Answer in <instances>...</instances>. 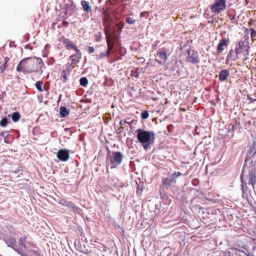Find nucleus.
I'll return each instance as SVG.
<instances>
[{
  "label": "nucleus",
  "mask_w": 256,
  "mask_h": 256,
  "mask_svg": "<svg viewBox=\"0 0 256 256\" xmlns=\"http://www.w3.org/2000/svg\"><path fill=\"white\" fill-rule=\"evenodd\" d=\"M104 18L103 19V22L104 24L110 22V17L109 14L108 12L107 11H104Z\"/></svg>",
  "instance_id": "4be33fe9"
},
{
  "label": "nucleus",
  "mask_w": 256,
  "mask_h": 256,
  "mask_svg": "<svg viewBox=\"0 0 256 256\" xmlns=\"http://www.w3.org/2000/svg\"><path fill=\"white\" fill-rule=\"evenodd\" d=\"M137 138L138 142L142 144L144 148L147 150L150 144L154 142L155 134L152 131H146L142 129H138L136 130Z\"/></svg>",
  "instance_id": "f03ea898"
},
{
  "label": "nucleus",
  "mask_w": 256,
  "mask_h": 256,
  "mask_svg": "<svg viewBox=\"0 0 256 256\" xmlns=\"http://www.w3.org/2000/svg\"><path fill=\"white\" fill-rule=\"evenodd\" d=\"M10 58L8 56L4 58V62L0 66V71L1 73H3L6 68L7 67V63L9 61Z\"/></svg>",
  "instance_id": "412c9836"
},
{
  "label": "nucleus",
  "mask_w": 256,
  "mask_h": 256,
  "mask_svg": "<svg viewBox=\"0 0 256 256\" xmlns=\"http://www.w3.org/2000/svg\"><path fill=\"white\" fill-rule=\"evenodd\" d=\"M56 156L62 162H66L70 158V150L67 149H60L56 153Z\"/></svg>",
  "instance_id": "1a4fd4ad"
},
{
  "label": "nucleus",
  "mask_w": 256,
  "mask_h": 256,
  "mask_svg": "<svg viewBox=\"0 0 256 256\" xmlns=\"http://www.w3.org/2000/svg\"><path fill=\"white\" fill-rule=\"evenodd\" d=\"M81 4L82 6L83 10L86 12H89L92 11V7L90 5V3L88 2H87L84 0H81Z\"/></svg>",
  "instance_id": "a211bd4d"
},
{
  "label": "nucleus",
  "mask_w": 256,
  "mask_h": 256,
  "mask_svg": "<svg viewBox=\"0 0 256 256\" xmlns=\"http://www.w3.org/2000/svg\"><path fill=\"white\" fill-rule=\"evenodd\" d=\"M108 56V55L106 52H102L100 55H96V58L97 59H100Z\"/></svg>",
  "instance_id": "72a5a7b5"
},
{
  "label": "nucleus",
  "mask_w": 256,
  "mask_h": 256,
  "mask_svg": "<svg viewBox=\"0 0 256 256\" xmlns=\"http://www.w3.org/2000/svg\"><path fill=\"white\" fill-rule=\"evenodd\" d=\"M101 37H102V36H101L100 34H98L96 35V38H95L96 41L98 42H100L101 39Z\"/></svg>",
  "instance_id": "ea45409f"
},
{
  "label": "nucleus",
  "mask_w": 256,
  "mask_h": 256,
  "mask_svg": "<svg viewBox=\"0 0 256 256\" xmlns=\"http://www.w3.org/2000/svg\"><path fill=\"white\" fill-rule=\"evenodd\" d=\"M149 116L148 112V110H144L142 112L141 118L143 120L148 118Z\"/></svg>",
  "instance_id": "7c9ffc66"
},
{
  "label": "nucleus",
  "mask_w": 256,
  "mask_h": 256,
  "mask_svg": "<svg viewBox=\"0 0 256 256\" xmlns=\"http://www.w3.org/2000/svg\"><path fill=\"white\" fill-rule=\"evenodd\" d=\"M231 250H232V251H235V252H236V249H235V248H231Z\"/></svg>",
  "instance_id": "de8ad7c7"
},
{
  "label": "nucleus",
  "mask_w": 256,
  "mask_h": 256,
  "mask_svg": "<svg viewBox=\"0 0 256 256\" xmlns=\"http://www.w3.org/2000/svg\"><path fill=\"white\" fill-rule=\"evenodd\" d=\"M180 111H182V112H184L186 110V109H185L184 108H180Z\"/></svg>",
  "instance_id": "49530a36"
},
{
  "label": "nucleus",
  "mask_w": 256,
  "mask_h": 256,
  "mask_svg": "<svg viewBox=\"0 0 256 256\" xmlns=\"http://www.w3.org/2000/svg\"><path fill=\"white\" fill-rule=\"evenodd\" d=\"M88 52L89 54H92L94 53V48L93 46H89L88 47Z\"/></svg>",
  "instance_id": "4c0bfd02"
},
{
  "label": "nucleus",
  "mask_w": 256,
  "mask_h": 256,
  "mask_svg": "<svg viewBox=\"0 0 256 256\" xmlns=\"http://www.w3.org/2000/svg\"><path fill=\"white\" fill-rule=\"evenodd\" d=\"M238 58H240L235 50L233 49H231L227 54L226 62V64H228L229 60L234 62Z\"/></svg>",
  "instance_id": "4468645a"
},
{
  "label": "nucleus",
  "mask_w": 256,
  "mask_h": 256,
  "mask_svg": "<svg viewBox=\"0 0 256 256\" xmlns=\"http://www.w3.org/2000/svg\"><path fill=\"white\" fill-rule=\"evenodd\" d=\"M6 242L8 244L9 246H10V244H11L12 246H14L16 244V240L15 238L12 236L8 238L6 240Z\"/></svg>",
  "instance_id": "a878e982"
},
{
  "label": "nucleus",
  "mask_w": 256,
  "mask_h": 256,
  "mask_svg": "<svg viewBox=\"0 0 256 256\" xmlns=\"http://www.w3.org/2000/svg\"><path fill=\"white\" fill-rule=\"evenodd\" d=\"M230 38H223L219 42L217 46L216 52L218 54H221L224 50L227 48L230 44Z\"/></svg>",
  "instance_id": "0eeeda50"
},
{
  "label": "nucleus",
  "mask_w": 256,
  "mask_h": 256,
  "mask_svg": "<svg viewBox=\"0 0 256 256\" xmlns=\"http://www.w3.org/2000/svg\"><path fill=\"white\" fill-rule=\"evenodd\" d=\"M228 17L230 20L232 21V23H236V16H234L232 15H228Z\"/></svg>",
  "instance_id": "e433bc0d"
},
{
  "label": "nucleus",
  "mask_w": 256,
  "mask_h": 256,
  "mask_svg": "<svg viewBox=\"0 0 256 256\" xmlns=\"http://www.w3.org/2000/svg\"><path fill=\"white\" fill-rule=\"evenodd\" d=\"M106 24V27L104 28V33L106 36V38L108 36H110V38H116V37L114 36V30H112L111 24L110 22H108L104 24Z\"/></svg>",
  "instance_id": "dca6fc26"
},
{
  "label": "nucleus",
  "mask_w": 256,
  "mask_h": 256,
  "mask_svg": "<svg viewBox=\"0 0 256 256\" xmlns=\"http://www.w3.org/2000/svg\"><path fill=\"white\" fill-rule=\"evenodd\" d=\"M182 176L180 172H175L172 174L170 178H164L162 180V184L163 185L167 186H170L172 184L176 183V178Z\"/></svg>",
  "instance_id": "423d86ee"
},
{
  "label": "nucleus",
  "mask_w": 256,
  "mask_h": 256,
  "mask_svg": "<svg viewBox=\"0 0 256 256\" xmlns=\"http://www.w3.org/2000/svg\"><path fill=\"white\" fill-rule=\"evenodd\" d=\"M249 152L254 154L256 153V141L253 142L252 146L250 148Z\"/></svg>",
  "instance_id": "cd10ccee"
},
{
  "label": "nucleus",
  "mask_w": 256,
  "mask_h": 256,
  "mask_svg": "<svg viewBox=\"0 0 256 256\" xmlns=\"http://www.w3.org/2000/svg\"><path fill=\"white\" fill-rule=\"evenodd\" d=\"M68 22H66V21H64L63 22H62V25L66 27L68 26Z\"/></svg>",
  "instance_id": "a18cd8bd"
},
{
  "label": "nucleus",
  "mask_w": 256,
  "mask_h": 256,
  "mask_svg": "<svg viewBox=\"0 0 256 256\" xmlns=\"http://www.w3.org/2000/svg\"><path fill=\"white\" fill-rule=\"evenodd\" d=\"M106 40L108 44V50L106 52L109 56L111 54L114 46L117 40V38H113V37L110 38L107 36Z\"/></svg>",
  "instance_id": "f8f14e48"
},
{
  "label": "nucleus",
  "mask_w": 256,
  "mask_h": 256,
  "mask_svg": "<svg viewBox=\"0 0 256 256\" xmlns=\"http://www.w3.org/2000/svg\"><path fill=\"white\" fill-rule=\"evenodd\" d=\"M43 82L42 81H38L36 82L35 86L36 89L40 92H43L44 89L42 88Z\"/></svg>",
  "instance_id": "393cba45"
},
{
  "label": "nucleus",
  "mask_w": 256,
  "mask_h": 256,
  "mask_svg": "<svg viewBox=\"0 0 256 256\" xmlns=\"http://www.w3.org/2000/svg\"><path fill=\"white\" fill-rule=\"evenodd\" d=\"M20 116L18 112H14L12 114V118L14 122H18L20 118Z\"/></svg>",
  "instance_id": "b1692460"
},
{
  "label": "nucleus",
  "mask_w": 256,
  "mask_h": 256,
  "mask_svg": "<svg viewBox=\"0 0 256 256\" xmlns=\"http://www.w3.org/2000/svg\"><path fill=\"white\" fill-rule=\"evenodd\" d=\"M248 30H250V37L252 40H256V30L252 28H250L249 30L248 28L246 29L245 32H246Z\"/></svg>",
  "instance_id": "5701e85b"
},
{
  "label": "nucleus",
  "mask_w": 256,
  "mask_h": 256,
  "mask_svg": "<svg viewBox=\"0 0 256 256\" xmlns=\"http://www.w3.org/2000/svg\"><path fill=\"white\" fill-rule=\"evenodd\" d=\"M70 72H68V71H66L65 70H63L61 74V80L63 82H66L68 80V76L70 75Z\"/></svg>",
  "instance_id": "aec40b11"
},
{
  "label": "nucleus",
  "mask_w": 256,
  "mask_h": 256,
  "mask_svg": "<svg viewBox=\"0 0 256 256\" xmlns=\"http://www.w3.org/2000/svg\"><path fill=\"white\" fill-rule=\"evenodd\" d=\"M248 184H252L253 188L254 185L256 183V174L254 170H252L250 172L248 175L247 176Z\"/></svg>",
  "instance_id": "2eb2a0df"
},
{
  "label": "nucleus",
  "mask_w": 256,
  "mask_h": 256,
  "mask_svg": "<svg viewBox=\"0 0 256 256\" xmlns=\"http://www.w3.org/2000/svg\"><path fill=\"white\" fill-rule=\"evenodd\" d=\"M44 63L42 58L36 57H28L22 60L16 67V71L24 74L32 72L42 73Z\"/></svg>",
  "instance_id": "f257e3e1"
},
{
  "label": "nucleus",
  "mask_w": 256,
  "mask_h": 256,
  "mask_svg": "<svg viewBox=\"0 0 256 256\" xmlns=\"http://www.w3.org/2000/svg\"><path fill=\"white\" fill-rule=\"evenodd\" d=\"M230 71L227 69H224L220 71L218 76V80L220 82L226 80L229 76Z\"/></svg>",
  "instance_id": "f3484780"
},
{
  "label": "nucleus",
  "mask_w": 256,
  "mask_h": 256,
  "mask_svg": "<svg viewBox=\"0 0 256 256\" xmlns=\"http://www.w3.org/2000/svg\"><path fill=\"white\" fill-rule=\"evenodd\" d=\"M248 99L250 101V102H251V103H253V102H254L256 101V98H252L248 96Z\"/></svg>",
  "instance_id": "79ce46f5"
},
{
  "label": "nucleus",
  "mask_w": 256,
  "mask_h": 256,
  "mask_svg": "<svg viewBox=\"0 0 256 256\" xmlns=\"http://www.w3.org/2000/svg\"><path fill=\"white\" fill-rule=\"evenodd\" d=\"M74 64H72V62H71L70 64V63L67 64H66V69L65 70L68 71V72L70 73V72L74 68Z\"/></svg>",
  "instance_id": "2f4dec72"
},
{
  "label": "nucleus",
  "mask_w": 256,
  "mask_h": 256,
  "mask_svg": "<svg viewBox=\"0 0 256 256\" xmlns=\"http://www.w3.org/2000/svg\"><path fill=\"white\" fill-rule=\"evenodd\" d=\"M80 84L86 87L88 84V80L86 77H82L80 80Z\"/></svg>",
  "instance_id": "bb28decb"
},
{
  "label": "nucleus",
  "mask_w": 256,
  "mask_h": 256,
  "mask_svg": "<svg viewBox=\"0 0 256 256\" xmlns=\"http://www.w3.org/2000/svg\"><path fill=\"white\" fill-rule=\"evenodd\" d=\"M240 123L236 121L235 122V123L233 124V126L232 127V130L234 131L236 130L240 126Z\"/></svg>",
  "instance_id": "f704fd0d"
},
{
  "label": "nucleus",
  "mask_w": 256,
  "mask_h": 256,
  "mask_svg": "<svg viewBox=\"0 0 256 256\" xmlns=\"http://www.w3.org/2000/svg\"><path fill=\"white\" fill-rule=\"evenodd\" d=\"M156 56L159 57L160 60L157 59L155 60L160 64H164L168 59L167 54L164 48H160L156 52Z\"/></svg>",
  "instance_id": "9b49d317"
},
{
  "label": "nucleus",
  "mask_w": 256,
  "mask_h": 256,
  "mask_svg": "<svg viewBox=\"0 0 256 256\" xmlns=\"http://www.w3.org/2000/svg\"><path fill=\"white\" fill-rule=\"evenodd\" d=\"M235 52L240 58L242 56L244 57V61L246 60L248 56V48L247 46L245 45V42L244 41L239 42L236 45L234 49Z\"/></svg>",
  "instance_id": "20e7f679"
},
{
  "label": "nucleus",
  "mask_w": 256,
  "mask_h": 256,
  "mask_svg": "<svg viewBox=\"0 0 256 256\" xmlns=\"http://www.w3.org/2000/svg\"><path fill=\"white\" fill-rule=\"evenodd\" d=\"M0 136L2 137H5L7 135H6V132H0Z\"/></svg>",
  "instance_id": "37998d69"
},
{
  "label": "nucleus",
  "mask_w": 256,
  "mask_h": 256,
  "mask_svg": "<svg viewBox=\"0 0 256 256\" xmlns=\"http://www.w3.org/2000/svg\"><path fill=\"white\" fill-rule=\"evenodd\" d=\"M187 52L188 54L187 60L188 62L193 64H197L200 62L198 58V54L196 52H195L194 50H192V51L188 50Z\"/></svg>",
  "instance_id": "9d476101"
},
{
  "label": "nucleus",
  "mask_w": 256,
  "mask_h": 256,
  "mask_svg": "<svg viewBox=\"0 0 256 256\" xmlns=\"http://www.w3.org/2000/svg\"><path fill=\"white\" fill-rule=\"evenodd\" d=\"M244 175L243 174H242L240 176V179H241V181H242V186L244 183Z\"/></svg>",
  "instance_id": "c03bdc74"
},
{
  "label": "nucleus",
  "mask_w": 256,
  "mask_h": 256,
  "mask_svg": "<svg viewBox=\"0 0 256 256\" xmlns=\"http://www.w3.org/2000/svg\"><path fill=\"white\" fill-rule=\"evenodd\" d=\"M126 124H129L130 123L128 122H127L126 120H120V126H122Z\"/></svg>",
  "instance_id": "a19ab883"
},
{
  "label": "nucleus",
  "mask_w": 256,
  "mask_h": 256,
  "mask_svg": "<svg viewBox=\"0 0 256 256\" xmlns=\"http://www.w3.org/2000/svg\"><path fill=\"white\" fill-rule=\"evenodd\" d=\"M61 42L66 46L68 50H74L78 49L76 45L70 39L67 38L64 36H62L60 39Z\"/></svg>",
  "instance_id": "6e6552de"
},
{
  "label": "nucleus",
  "mask_w": 256,
  "mask_h": 256,
  "mask_svg": "<svg viewBox=\"0 0 256 256\" xmlns=\"http://www.w3.org/2000/svg\"><path fill=\"white\" fill-rule=\"evenodd\" d=\"M126 21L128 24H134L136 22L135 20L131 17H126Z\"/></svg>",
  "instance_id": "473e14b6"
},
{
  "label": "nucleus",
  "mask_w": 256,
  "mask_h": 256,
  "mask_svg": "<svg viewBox=\"0 0 256 256\" xmlns=\"http://www.w3.org/2000/svg\"><path fill=\"white\" fill-rule=\"evenodd\" d=\"M118 30H121L124 28V24L122 22H120L116 24Z\"/></svg>",
  "instance_id": "c9c22d12"
},
{
  "label": "nucleus",
  "mask_w": 256,
  "mask_h": 256,
  "mask_svg": "<svg viewBox=\"0 0 256 256\" xmlns=\"http://www.w3.org/2000/svg\"><path fill=\"white\" fill-rule=\"evenodd\" d=\"M76 53L71 55L70 56V60L72 62V64H76L80 62V60L81 58L82 53L78 49L75 50Z\"/></svg>",
  "instance_id": "ddd939ff"
},
{
  "label": "nucleus",
  "mask_w": 256,
  "mask_h": 256,
  "mask_svg": "<svg viewBox=\"0 0 256 256\" xmlns=\"http://www.w3.org/2000/svg\"><path fill=\"white\" fill-rule=\"evenodd\" d=\"M124 158V155L120 152H113L112 154L110 152L106 156V162L110 164L112 168H116L120 165Z\"/></svg>",
  "instance_id": "7ed1b4c3"
},
{
  "label": "nucleus",
  "mask_w": 256,
  "mask_h": 256,
  "mask_svg": "<svg viewBox=\"0 0 256 256\" xmlns=\"http://www.w3.org/2000/svg\"><path fill=\"white\" fill-rule=\"evenodd\" d=\"M226 0H214L210 6L211 12L214 14H220L226 8Z\"/></svg>",
  "instance_id": "39448f33"
},
{
  "label": "nucleus",
  "mask_w": 256,
  "mask_h": 256,
  "mask_svg": "<svg viewBox=\"0 0 256 256\" xmlns=\"http://www.w3.org/2000/svg\"><path fill=\"white\" fill-rule=\"evenodd\" d=\"M8 124V120L6 117H4L2 118V119L0 120V126L2 127H6Z\"/></svg>",
  "instance_id": "c85d7f7f"
},
{
  "label": "nucleus",
  "mask_w": 256,
  "mask_h": 256,
  "mask_svg": "<svg viewBox=\"0 0 256 256\" xmlns=\"http://www.w3.org/2000/svg\"><path fill=\"white\" fill-rule=\"evenodd\" d=\"M26 237L24 236L20 238L18 240V244L20 246L25 247V243L26 242Z\"/></svg>",
  "instance_id": "c756f323"
},
{
  "label": "nucleus",
  "mask_w": 256,
  "mask_h": 256,
  "mask_svg": "<svg viewBox=\"0 0 256 256\" xmlns=\"http://www.w3.org/2000/svg\"><path fill=\"white\" fill-rule=\"evenodd\" d=\"M70 114V110L66 106H61L60 108V114L62 118L68 116Z\"/></svg>",
  "instance_id": "6ab92c4d"
},
{
  "label": "nucleus",
  "mask_w": 256,
  "mask_h": 256,
  "mask_svg": "<svg viewBox=\"0 0 256 256\" xmlns=\"http://www.w3.org/2000/svg\"><path fill=\"white\" fill-rule=\"evenodd\" d=\"M224 256H234L231 251H228L224 252Z\"/></svg>",
  "instance_id": "58836bf2"
}]
</instances>
